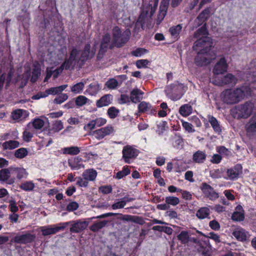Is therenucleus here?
Here are the masks:
<instances>
[{
	"mask_svg": "<svg viewBox=\"0 0 256 256\" xmlns=\"http://www.w3.org/2000/svg\"><path fill=\"white\" fill-rule=\"evenodd\" d=\"M41 74V69L38 67L34 68L32 71V76L30 82L32 83L36 82Z\"/></svg>",
	"mask_w": 256,
	"mask_h": 256,
	"instance_id": "ea45409f",
	"label": "nucleus"
},
{
	"mask_svg": "<svg viewBox=\"0 0 256 256\" xmlns=\"http://www.w3.org/2000/svg\"><path fill=\"white\" fill-rule=\"evenodd\" d=\"M78 204L75 202H70L66 207V210L68 211H74L78 209Z\"/></svg>",
	"mask_w": 256,
	"mask_h": 256,
	"instance_id": "e2e57ef3",
	"label": "nucleus"
},
{
	"mask_svg": "<svg viewBox=\"0 0 256 256\" xmlns=\"http://www.w3.org/2000/svg\"><path fill=\"white\" fill-rule=\"evenodd\" d=\"M150 62L146 59H142L138 60L136 62V66L138 68H146L149 64Z\"/></svg>",
	"mask_w": 256,
	"mask_h": 256,
	"instance_id": "603ef678",
	"label": "nucleus"
},
{
	"mask_svg": "<svg viewBox=\"0 0 256 256\" xmlns=\"http://www.w3.org/2000/svg\"><path fill=\"white\" fill-rule=\"evenodd\" d=\"M124 202L122 199L121 200L114 204L112 207V209L116 210L118 208H122L125 206Z\"/></svg>",
	"mask_w": 256,
	"mask_h": 256,
	"instance_id": "338daca9",
	"label": "nucleus"
},
{
	"mask_svg": "<svg viewBox=\"0 0 256 256\" xmlns=\"http://www.w3.org/2000/svg\"><path fill=\"white\" fill-rule=\"evenodd\" d=\"M80 53V50L76 47L72 46L71 48L68 56L66 57L64 60L68 68L73 70L76 66H78L80 68H82L83 64H82Z\"/></svg>",
	"mask_w": 256,
	"mask_h": 256,
	"instance_id": "39448f33",
	"label": "nucleus"
},
{
	"mask_svg": "<svg viewBox=\"0 0 256 256\" xmlns=\"http://www.w3.org/2000/svg\"><path fill=\"white\" fill-rule=\"evenodd\" d=\"M228 65L224 57L222 56L215 64L212 72L215 75L223 74L227 71Z\"/></svg>",
	"mask_w": 256,
	"mask_h": 256,
	"instance_id": "9b49d317",
	"label": "nucleus"
},
{
	"mask_svg": "<svg viewBox=\"0 0 256 256\" xmlns=\"http://www.w3.org/2000/svg\"><path fill=\"white\" fill-rule=\"evenodd\" d=\"M96 174L97 172L96 170L92 169H90L84 172L82 176L85 180H94L96 178Z\"/></svg>",
	"mask_w": 256,
	"mask_h": 256,
	"instance_id": "c9c22d12",
	"label": "nucleus"
},
{
	"mask_svg": "<svg viewBox=\"0 0 256 256\" xmlns=\"http://www.w3.org/2000/svg\"><path fill=\"white\" fill-rule=\"evenodd\" d=\"M100 89V88L98 82H95L89 85L88 88L86 90V91L90 95L94 96L98 93Z\"/></svg>",
	"mask_w": 256,
	"mask_h": 256,
	"instance_id": "72a5a7b5",
	"label": "nucleus"
},
{
	"mask_svg": "<svg viewBox=\"0 0 256 256\" xmlns=\"http://www.w3.org/2000/svg\"><path fill=\"white\" fill-rule=\"evenodd\" d=\"M70 222H66L60 224V226H56L54 227L50 226H41L40 228V230L42 232V234L44 236L53 234L57 232L60 230H64L69 225Z\"/></svg>",
	"mask_w": 256,
	"mask_h": 256,
	"instance_id": "1a4fd4ad",
	"label": "nucleus"
},
{
	"mask_svg": "<svg viewBox=\"0 0 256 256\" xmlns=\"http://www.w3.org/2000/svg\"><path fill=\"white\" fill-rule=\"evenodd\" d=\"M152 2L153 4L149 3L142 4L140 14L136 23V26H140L144 30L146 22L154 16L157 9L159 0H152Z\"/></svg>",
	"mask_w": 256,
	"mask_h": 256,
	"instance_id": "f03ea898",
	"label": "nucleus"
},
{
	"mask_svg": "<svg viewBox=\"0 0 256 256\" xmlns=\"http://www.w3.org/2000/svg\"><path fill=\"white\" fill-rule=\"evenodd\" d=\"M206 155L204 152L198 150L193 154L192 160L196 163H202L206 158Z\"/></svg>",
	"mask_w": 256,
	"mask_h": 256,
	"instance_id": "c756f323",
	"label": "nucleus"
},
{
	"mask_svg": "<svg viewBox=\"0 0 256 256\" xmlns=\"http://www.w3.org/2000/svg\"><path fill=\"white\" fill-rule=\"evenodd\" d=\"M44 125V122L40 118H36L32 122V126L36 130L41 129Z\"/></svg>",
	"mask_w": 256,
	"mask_h": 256,
	"instance_id": "4d7b16f0",
	"label": "nucleus"
},
{
	"mask_svg": "<svg viewBox=\"0 0 256 256\" xmlns=\"http://www.w3.org/2000/svg\"><path fill=\"white\" fill-rule=\"evenodd\" d=\"M192 108L189 104H184L182 106L178 112H192Z\"/></svg>",
	"mask_w": 256,
	"mask_h": 256,
	"instance_id": "680f3d73",
	"label": "nucleus"
},
{
	"mask_svg": "<svg viewBox=\"0 0 256 256\" xmlns=\"http://www.w3.org/2000/svg\"><path fill=\"white\" fill-rule=\"evenodd\" d=\"M89 100L86 97L82 95L78 96L74 100L76 105L79 107L84 106Z\"/></svg>",
	"mask_w": 256,
	"mask_h": 256,
	"instance_id": "79ce46f5",
	"label": "nucleus"
},
{
	"mask_svg": "<svg viewBox=\"0 0 256 256\" xmlns=\"http://www.w3.org/2000/svg\"><path fill=\"white\" fill-rule=\"evenodd\" d=\"M11 174H12V167L1 170H0V181L8 180Z\"/></svg>",
	"mask_w": 256,
	"mask_h": 256,
	"instance_id": "f704fd0d",
	"label": "nucleus"
},
{
	"mask_svg": "<svg viewBox=\"0 0 256 256\" xmlns=\"http://www.w3.org/2000/svg\"><path fill=\"white\" fill-rule=\"evenodd\" d=\"M130 173V170L128 168H124V169L117 172L116 178L120 179Z\"/></svg>",
	"mask_w": 256,
	"mask_h": 256,
	"instance_id": "13d9d810",
	"label": "nucleus"
},
{
	"mask_svg": "<svg viewBox=\"0 0 256 256\" xmlns=\"http://www.w3.org/2000/svg\"><path fill=\"white\" fill-rule=\"evenodd\" d=\"M210 10L209 8H206L198 16L197 19L200 22L199 24H202L204 22L206 23V22L208 20L210 16Z\"/></svg>",
	"mask_w": 256,
	"mask_h": 256,
	"instance_id": "c85d7f7f",
	"label": "nucleus"
},
{
	"mask_svg": "<svg viewBox=\"0 0 256 256\" xmlns=\"http://www.w3.org/2000/svg\"><path fill=\"white\" fill-rule=\"evenodd\" d=\"M12 174H16L18 179H21L26 177L27 172L25 169L21 168L12 167Z\"/></svg>",
	"mask_w": 256,
	"mask_h": 256,
	"instance_id": "473e14b6",
	"label": "nucleus"
},
{
	"mask_svg": "<svg viewBox=\"0 0 256 256\" xmlns=\"http://www.w3.org/2000/svg\"><path fill=\"white\" fill-rule=\"evenodd\" d=\"M82 158L77 156L73 160H68V165L73 170H78L81 168H84V165L82 164Z\"/></svg>",
	"mask_w": 256,
	"mask_h": 256,
	"instance_id": "a878e982",
	"label": "nucleus"
},
{
	"mask_svg": "<svg viewBox=\"0 0 256 256\" xmlns=\"http://www.w3.org/2000/svg\"><path fill=\"white\" fill-rule=\"evenodd\" d=\"M251 95L252 90L250 86L243 84L234 88L224 90L221 94V98L225 104H235Z\"/></svg>",
	"mask_w": 256,
	"mask_h": 256,
	"instance_id": "f257e3e1",
	"label": "nucleus"
},
{
	"mask_svg": "<svg viewBox=\"0 0 256 256\" xmlns=\"http://www.w3.org/2000/svg\"><path fill=\"white\" fill-rule=\"evenodd\" d=\"M246 132L250 135L256 134V114L246 124Z\"/></svg>",
	"mask_w": 256,
	"mask_h": 256,
	"instance_id": "bb28decb",
	"label": "nucleus"
},
{
	"mask_svg": "<svg viewBox=\"0 0 256 256\" xmlns=\"http://www.w3.org/2000/svg\"><path fill=\"white\" fill-rule=\"evenodd\" d=\"M214 46L213 40L209 36H203L197 38L194 42L192 48L193 50L199 54H209L211 52H216L212 49Z\"/></svg>",
	"mask_w": 256,
	"mask_h": 256,
	"instance_id": "20e7f679",
	"label": "nucleus"
},
{
	"mask_svg": "<svg viewBox=\"0 0 256 256\" xmlns=\"http://www.w3.org/2000/svg\"><path fill=\"white\" fill-rule=\"evenodd\" d=\"M209 242L208 240L202 241L200 244L198 246V250L201 252L202 250L206 248V246H209Z\"/></svg>",
	"mask_w": 256,
	"mask_h": 256,
	"instance_id": "0e129e2a",
	"label": "nucleus"
},
{
	"mask_svg": "<svg viewBox=\"0 0 256 256\" xmlns=\"http://www.w3.org/2000/svg\"><path fill=\"white\" fill-rule=\"evenodd\" d=\"M96 52V48L95 46L91 48V46L89 42L85 44L80 53L82 64L84 66L87 60L92 59L94 56Z\"/></svg>",
	"mask_w": 256,
	"mask_h": 256,
	"instance_id": "0eeeda50",
	"label": "nucleus"
},
{
	"mask_svg": "<svg viewBox=\"0 0 256 256\" xmlns=\"http://www.w3.org/2000/svg\"><path fill=\"white\" fill-rule=\"evenodd\" d=\"M108 50L107 49L100 47L98 52L96 56V60L98 61L104 58Z\"/></svg>",
	"mask_w": 256,
	"mask_h": 256,
	"instance_id": "052dcab7",
	"label": "nucleus"
},
{
	"mask_svg": "<svg viewBox=\"0 0 256 256\" xmlns=\"http://www.w3.org/2000/svg\"><path fill=\"white\" fill-rule=\"evenodd\" d=\"M242 166L240 164H237L234 167L228 168L226 170L228 179L230 180L237 179L242 174Z\"/></svg>",
	"mask_w": 256,
	"mask_h": 256,
	"instance_id": "2eb2a0df",
	"label": "nucleus"
},
{
	"mask_svg": "<svg viewBox=\"0 0 256 256\" xmlns=\"http://www.w3.org/2000/svg\"><path fill=\"white\" fill-rule=\"evenodd\" d=\"M200 188L204 196L210 200H215L218 198V194L214 191L210 185L206 183H202Z\"/></svg>",
	"mask_w": 256,
	"mask_h": 256,
	"instance_id": "f8f14e48",
	"label": "nucleus"
},
{
	"mask_svg": "<svg viewBox=\"0 0 256 256\" xmlns=\"http://www.w3.org/2000/svg\"><path fill=\"white\" fill-rule=\"evenodd\" d=\"M169 4L170 0H161L159 7L158 12L156 20V22L157 25L160 24L164 20L167 14Z\"/></svg>",
	"mask_w": 256,
	"mask_h": 256,
	"instance_id": "6e6552de",
	"label": "nucleus"
},
{
	"mask_svg": "<svg viewBox=\"0 0 256 256\" xmlns=\"http://www.w3.org/2000/svg\"><path fill=\"white\" fill-rule=\"evenodd\" d=\"M108 223V220L97 221L90 226V229L93 232H97L100 229L106 226Z\"/></svg>",
	"mask_w": 256,
	"mask_h": 256,
	"instance_id": "2f4dec72",
	"label": "nucleus"
},
{
	"mask_svg": "<svg viewBox=\"0 0 256 256\" xmlns=\"http://www.w3.org/2000/svg\"><path fill=\"white\" fill-rule=\"evenodd\" d=\"M232 116L234 118H246L250 116V113H232Z\"/></svg>",
	"mask_w": 256,
	"mask_h": 256,
	"instance_id": "bf43d9fd",
	"label": "nucleus"
},
{
	"mask_svg": "<svg viewBox=\"0 0 256 256\" xmlns=\"http://www.w3.org/2000/svg\"><path fill=\"white\" fill-rule=\"evenodd\" d=\"M80 152V150L77 146H71L65 148L64 152L70 154H77Z\"/></svg>",
	"mask_w": 256,
	"mask_h": 256,
	"instance_id": "6e6d98bb",
	"label": "nucleus"
},
{
	"mask_svg": "<svg viewBox=\"0 0 256 256\" xmlns=\"http://www.w3.org/2000/svg\"><path fill=\"white\" fill-rule=\"evenodd\" d=\"M68 96L66 94H61L54 99V102L56 104H60L66 100Z\"/></svg>",
	"mask_w": 256,
	"mask_h": 256,
	"instance_id": "864d4df0",
	"label": "nucleus"
},
{
	"mask_svg": "<svg viewBox=\"0 0 256 256\" xmlns=\"http://www.w3.org/2000/svg\"><path fill=\"white\" fill-rule=\"evenodd\" d=\"M166 202L168 204L176 206L180 202L178 198L174 196H167L166 198Z\"/></svg>",
	"mask_w": 256,
	"mask_h": 256,
	"instance_id": "3c124183",
	"label": "nucleus"
},
{
	"mask_svg": "<svg viewBox=\"0 0 256 256\" xmlns=\"http://www.w3.org/2000/svg\"><path fill=\"white\" fill-rule=\"evenodd\" d=\"M19 142L16 140H9L6 142L2 144V147L4 150H12L18 148L19 146Z\"/></svg>",
	"mask_w": 256,
	"mask_h": 256,
	"instance_id": "4c0bfd02",
	"label": "nucleus"
},
{
	"mask_svg": "<svg viewBox=\"0 0 256 256\" xmlns=\"http://www.w3.org/2000/svg\"><path fill=\"white\" fill-rule=\"evenodd\" d=\"M65 69L66 70H71L70 68H68L66 67V64L64 62L58 68H56L54 71H53V77L54 78H56L58 77V76Z\"/></svg>",
	"mask_w": 256,
	"mask_h": 256,
	"instance_id": "37998d69",
	"label": "nucleus"
},
{
	"mask_svg": "<svg viewBox=\"0 0 256 256\" xmlns=\"http://www.w3.org/2000/svg\"><path fill=\"white\" fill-rule=\"evenodd\" d=\"M71 224L70 232L72 233H79L86 228L88 222L86 220H76L70 222Z\"/></svg>",
	"mask_w": 256,
	"mask_h": 256,
	"instance_id": "9d476101",
	"label": "nucleus"
},
{
	"mask_svg": "<svg viewBox=\"0 0 256 256\" xmlns=\"http://www.w3.org/2000/svg\"><path fill=\"white\" fill-rule=\"evenodd\" d=\"M148 50L142 48H136L135 50L131 52V54L136 57H140L142 55L147 54Z\"/></svg>",
	"mask_w": 256,
	"mask_h": 256,
	"instance_id": "a18cd8bd",
	"label": "nucleus"
},
{
	"mask_svg": "<svg viewBox=\"0 0 256 256\" xmlns=\"http://www.w3.org/2000/svg\"><path fill=\"white\" fill-rule=\"evenodd\" d=\"M28 154V150L25 148H20L15 152L14 156L16 158H22Z\"/></svg>",
	"mask_w": 256,
	"mask_h": 256,
	"instance_id": "8fccbe9b",
	"label": "nucleus"
},
{
	"mask_svg": "<svg viewBox=\"0 0 256 256\" xmlns=\"http://www.w3.org/2000/svg\"><path fill=\"white\" fill-rule=\"evenodd\" d=\"M28 116L27 113H12L10 117L15 122H18L24 119Z\"/></svg>",
	"mask_w": 256,
	"mask_h": 256,
	"instance_id": "49530a36",
	"label": "nucleus"
},
{
	"mask_svg": "<svg viewBox=\"0 0 256 256\" xmlns=\"http://www.w3.org/2000/svg\"><path fill=\"white\" fill-rule=\"evenodd\" d=\"M222 156L218 154H214L210 160V162L212 164H219L222 160Z\"/></svg>",
	"mask_w": 256,
	"mask_h": 256,
	"instance_id": "774afa93",
	"label": "nucleus"
},
{
	"mask_svg": "<svg viewBox=\"0 0 256 256\" xmlns=\"http://www.w3.org/2000/svg\"><path fill=\"white\" fill-rule=\"evenodd\" d=\"M237 78L232 74H228L223 76L220 81L216 84L218 86L235 85L237 82Z\"/></svg>",
	"mask_w": 256,
	"mask_h": 256,
	"instance_id": "f3484780",
	"label": "nucleus"
},
{
	"mask_svg": "<svg viewBox=\"0 0 256 256\" xmlns=\"http://www.w3.org/2000/svg\"><path fill=\"white\" fill-rule=\"evenodd\" d=\"M100 191L104 194H108L112 192V188L110 186H102L100 188Z\"/></svg>",
	"mask_w": 256,
	"mask_h": 256,
	"instance_id": "69168bd1",
	"label": "nucleus"
},
{
	"mask_svg": "<svg viewBox=\"0 0 256 256\" xmlns=\"http://www.w3.org/2000/svg\"><path fill=\"white\" fill-rule=\"evenodd\" d=\"M138 112H146L150 110V104L146 102H142L138 106Z\"/></svg>",
	"mask_w": 256,
	"mask_h": 256,
	"instance_id": "09e8293b",
	"label": "nucleus"
},
{
	"mask_svg": "<svg viewBox=\"0 0 256 256\" xmlns=\"http://www.w3.org/2000/svg\"><path fill=\"white\" fill-rule=\"evenodd\" d=\"M34 184L31 182H26L22 184L20 188L24 190H32L34 189Z\"/></svg>",
	"mask_w": 256,
	"mask_h": 256,
	"instance_id": "5fc2aeb1",
	"label": "nucleus"
},
{
	"mask_svg": "<svg viewBox=\"0 0 256 256\" xmlns=\"http://www.w3.org/2000/svg\"><path fill=\"white\" fill-rule=\"evenodd\" d=\"M131 35L130 30L123 32L118 26H114L112 29V39L113 45L117 48L123 47L129 40Z\"/></svg>",
	"mask_w": 256,
	"mask_h": 256,
	"instance_id": "7ed1b4c3",
	"label": "nucleus"
},
{
	"mask_svg": "<svg viewBox=\"0 0 256 256\" xmlns=\"http://www.w3.org/2000/svg\"><path fill=\"white\" fill-rule=\"evenodd\" d=\"M248 232L244 229L238 228L232 232V235L239 241L244 242L248 238Z\"/></svg>",
	"mask_w": 256,
	"mask_h": 256,
	"instance_id": "b1692460",
	"label": "nucleus"
},
{
	"mask_svg": "<svg viewBox=\"0 0 256 256\" xmlns=\"http://www.w3.org/2000/svg\"><path fill=\"white\" fill-rule=\"evenodd\" d=\"M120 215L122 216L120 219L122 220L132 222L140 225H142L145 223L144 218L141 216L128 214L122 215L120 214Z\"/></svg>",
	"mask_w": 256,
	"mask_h": 256,
	"instance_id": "aec40b11",
	"label": "nucleus"
},
{
	"mask_svg": "<svg viewBox=\"0 0 256 256\" xmlns=\"http://www.w3.org/2000/svg\"><path fill=\"white\" fill-rule=\"evenodd\" d=\"M210 214V210L206 207L201 208L196 212V216L200 219H204L207 218Z\"/></svg>",
	"mask_w": 256,
	"mask_h": 256,
	"instance_id": "e433bc0d",
	"label": "nucleus"
},
{
	"mask_svg": "<svg viewBox=\"0 0 256 256\" xmlns=\"http://www.w3.org/2000/svg\"><path fill=\"white\" fill-rule=\"evenodd\" d=\"M105 86L110 90H114L118 86V82L114 78H110L106 82Z\"/></svg>",
	"mask_w": 256,
	"mask_h": 256,
	"instance_id": "c03bdc74",
	"label": "nucleus"
},
{
	"mask_svg": "<svg viewBox=\"0 0 256 256\" xmlns=\"http://www.w3.org/2000/svg\"><path fill=\"white\" fill-rule=\"evenodd\" d=\"M111 36L110 33L106 32L102 36V38L100 42V47L107 50H112L114 46L113 45V41L110 44Z\"/></svg>",
	"mask_w": 256,
	"mask_h": 256,
	"instance_id": "a211bd4d",
	"label": "nucleus"
},
{
	"mask_svg": "<svg viewBox=\"0 0 256 256\" xmlns=\"http://www.w3.org/2000/svg\"><path fill=\"white\" fill-rule=\"evenodd\" d=\"M84 87V83L83 82H78L70 88L71 91L74 94H80Z\"/></svg>",
	"mask_w": 256,
	"mask_h": 256,
	"instance_id": "58836bf2",
	"label": "nucleus"
},
{
	"mask_svg": "<svg viewBox=\"0 0 256 256\" xmlns=\"http://www.w3.org/2000/svg\"><path fill=\"white\" fill-rule=\"evenodd\" d=\"M182 30V24H178L176 26H172L169 28V32L172 36L178 40L180 38V34Z\"/></svg>",
	"mask_w": 256,
	"mask_h": 256,
	"instance_id": "7c9ffc66",
	"label": "nucleus"
},
{
	"mask_svg": "<svg viewBox=\"0 0 256 256\" xmlns=\"http://www.w3.org/2000/svg\"><path fill=\"white\" fill-rule=\"evenodd\" d=\"M114 132V128L110 126L96 130L92 132V135L98 140L103 138L105 136L109 135Z\"/></svg>",
	"mask_w": 256,
	"mask_h": 256,
	"instance_id": "dca6fc26",
	"label": "nucleus"
},
{
	"mask_svg": "<svg viewBox=\"0 0 256 256\" xmlns=\"http://www.w3.org/2000/svg\"><path fill=\"white\" fill-rule=\"evenodd\" d=\"M68 84H64L56 87H52L48 89H46L44 92L43 97H46L48 95L52 94L55 95L58 94L64 90Z\"/></svg>",
	"mask_w": 256,
	"mask_h": 256,
	"instance_id": "412c9836",
	"label": "nucleus"
},
{
	"mask_svg": "<svg viewBox=\"0 0 256 256\" xmlns=\"http://www.w3.org/2000/svg\"><path fill=\"white\" fill-rule=\"evenodd\" d=\"M197 54L194 58V64L198 66H208L210 64L212 60L216 58V52H211L209 54H199L196 52Z\"/></svg>",
	"mask_w": 256,
	"mask_h": 256,
	"instance_id": "423d86ee",
	"label": "nucleus"
},
{
	"mask_svg": "<svg viewBox=\"0 0 256 256\" xmlns=\"http://www.w3.org/2000/svg\"><path fill=\"white\" fill-rule=\"evenodd\" d=\"M35 238V235L27 234L22 235H17L13 238L11 241L16 244H26L32 242Z\"/></svg>",
	"mask_w": 256,
	"mask_h": 256,
	"instance_id": "ddd939ff",
	"label": "nucleus"
},
{
	"mask_svg": "<svg viewBox=\"0 0 256 256\" xmlns=\"http://www.w3.org/2000/svg\"><path fill=\"white\" fill-rule=\"evenodd\" d=\"M209 122L212 126L214 131L218 134H220L221 132V128L220 126V125L218 123V120L213 116L210 118Z\"/></svg>",
	"mask_w": 256,
	"mask_h": 256,
	"instance_id": "a19ab883",
	"label": "nucleus"
},
{
	"mask_svg": "<svg viewBox=\"0 0 256 256\" xmlns=\"http://www.w3.org/2000/svg\"><path fill=\"white\" fill-rule=\"evenodd\" d=\"M170 87L172 98L174 100H180L183 95L182 86L172 84L170 86Z\"/></svg>",
	"mask_w": 256,
	"mask_h": 256,
	"instance_id": "6ab92c4d",
	"label": "nucleus"
},
{
	"mask_svg": "<svg viewBox=\"0 0 256 256\" xmlns=\"http://www.w3.org/2000/svg\"><path fill=\"white\" fill-rule=\"evenodd\" d=\"M178 238L182 244H186L189 240V236L188 232L182 231L180 234L178 236Z\"/></svg>",
	"mask_w": 256,
	"mask_h": 256,
	"instance_id": "de8ad7c7",
	"label": "nucleus"
},
{
	"mask_svg": "<svg viewBox=\"0 0 256 256\" xmlns=\"http://www.w3.org/2000/svg\"><path fill=\"white\" fill-rule=\"evenodd\" d=\"M254 104L251 101H247L243 104L236 106V110L239 112H253Z\"/></svg>",
	"mask_w": 256,
	"mask_h": 256,
	"instance_id": "5701e85b",
	"label": "nucleus"
},
{
	"mask_svg": "<svg viewBox=\"0 0 256 256\" xmlns=\"http://www.w3.org/2000/svg\"><path fill=\"white\" fill-rule=\"evenodd\" d=\"M112 95L110 94H105L96 101V106L98 108L108 106L112 103Z\"/></svg>",
	"mask_w": 256,
	"mask_h": 256,
	"instance_id": "4be33fe9",
	"label": "nucleus"
},
{
	"mask_svg": "<svg viewBox=\"0 0 256 256\" xmlns=\"http://www.w3.org/2000/svg\"><path fill=\"white\" fill-rule=\"evenodd\" d=\"M138 154L137 150L130 146H124L122 150L123 158L127 163H130V159L136 158Z\"/></svg>",
	"mask_w": 256,
	"mask_h": 256,
	"instance_id": "4468645a",
	"label": "nucleus"
},
{
	"mask_svg": "<svg viewBox=\"0 0 256 256\" xmlns=\"http://www.w3.org/2000/svg\"><path fill=\"white\" fill-rule=\"evenodd\" d=\"M209 35L208 31L206 28V23L200 28H198L194 33V38H203V36H208Z\"/></svg>",
	"mask_w": 256,
	"mask_h": 256,
	"instance_id": "cd10ccee",
	"label": "nucleus"
},
{
	"mask_svg": "<svg viewBox=\"0 0 256 256\" xmlns=\"http://www.w3.org/2000/svg\"><path fill=\"white\" fill-rule=\"evenodd\" d=\"M244 210L242 207L238 205L236 208V210L232 214V219L234 221H242L244 220Z\"/></svg>",
	"mask_w": 256,
	"mask_h": 256,
	"instance_id": "393cba45",
	"label": "nucleus"
}]
</instances>
